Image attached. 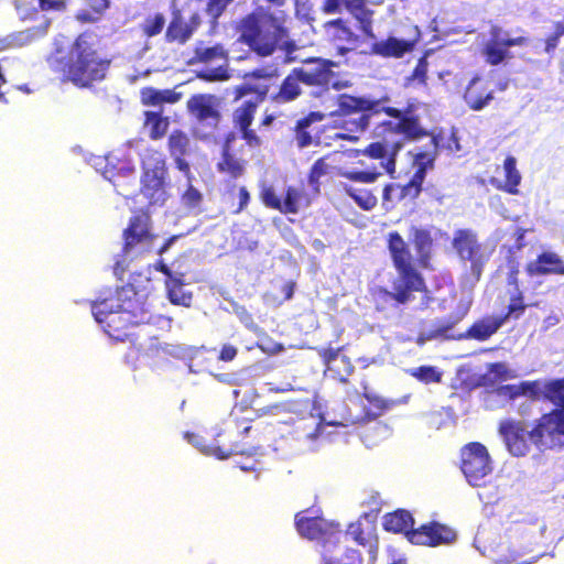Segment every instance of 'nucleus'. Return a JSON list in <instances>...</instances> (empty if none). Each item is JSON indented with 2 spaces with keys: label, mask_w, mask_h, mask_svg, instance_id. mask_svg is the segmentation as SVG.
Wrapping results in <instances>:
<instances>
[{
  "label": "nucleus",
  "mask_w": 564,
  "mask_h": 564,
  "mask_svg": "<svg viewBox=\"0 0 564 564\" xmlns=\"http://www.w3.org/2000/svg\"><path fill=\"white\" fill-rule=\"evenodd\" d=\"M390 97L380 98L340 94L337 96V115L340 117L338 127L345 132L334 134L335 140L358 141V133L367 131L375 117L384 115L386 118L375 124L376 141L366 148L356 150L370 160L380 161V167L390 176L397 171V158L404 143L419 141L431 135L420 116L416 113V102L409 101L404 108L390 105Z\"/></svg>",
  "instance_id": "nucleus-1"
},
{
  "label": "nucleus",
  "mask_w": 564,
  "mask_h": 564,
  "mask_svg": "<svg viewBox=\"0 0 564 564\" xmlns=\"http://www.w3.org/2000/svg\"><path fill=\"white\" fill-rule=\"evenodd\" d=\"M408 234L416 259L402 235L397 230L389 231L386 237L387 249L397 276L391 282V290L379 288L377 294L384 302L392 301L397 306H404L413 302L416 293H420L424 297L422 308H425L430 302V292L419 268L431 267L434 238L429 228L413 224L409 227Z\"/></svg>",
  "instance_id": "nucleus-2"
},
{
  "label": "nucleus",
  "mask_w": 564,
  "mask_h": 564,
  "mask_svg": "<svg viewBox=\"0 0 564 564\" xmlns=\"http://www.w3.org/2000/svg\"><path fill=\"white\" fill-rule=\"evenodd\" d=\"M522 395L533 401L544 400L555 408L544 413L529 432L530 440L538 447L564 446V377L544 383L540 380L522 381Z\"/></svg>",
  "instance_id": "nucleus-3"
},
{
  "label": "nucleus",
  "mask_w": 564,
  "mask_h": 564,
  "mask_svg": "<svg viewBox=\"0 0 564 564\" xmlns=\"http://www.w3.org/2000/svg\"><path fill=\"white\" fill-rule=\"evenodd\" d=\"M111 61L101 56L90 36L79 34L65 55L56 56L53 62L55 72L63 82H69L78 88H88L106 78Z\"/></svg>",
  "instance_id": "nucleus-4"
},
{
  "label": "nucleus",
  "mask_w": 564,
  "mask_h": 564,
  "mask_svg": "<svg viewBox=\"0 0 564 564\" xmlns=\"http://www.w3.org/2000/svg\"><path fill=\"white\" fill-rule=\"evenodd\" d=\"M290 17L284 11L273 12L267 7H257L238 23V41L260 57L271 56L281 41L290 35Z\"/></svg>",
  "instance_id": "nucleus-5"
},
{
  "label": "nucleus",
  "mask_w": 564,
  "mask_h": 564,
  "mask_svg": "<svg viewBox=\"0 0 564 564\" xmlns=\"http://www.w3.org/2000/svg\"><path fill=\"white\" fill-rule=\"evenodd\" d=\"M156 238L150 212L135 209L122 231V248L113 265L115 273L122 274L129 262L151 253Z\"/></svg>",
  "instance_id": "nucleus-6"
},
{
  "label": "nucleus",
  "mask_w": 564,
  "mask_h": 564,
  "mask_svg": "<svg viewBox=\"0 0 564 564\" xmlns=\"http://www.w3.org/2000/svg\"><path fill=\"white\" fill-rule=\"evenodd\" d=\"M338 63L322 57H311L304 61L301 67H295L299 76L302 78V84L313 88L312 95L316 98H322L329 94L330 89L341 90L350 87L349 80L339 78V75L334 70Z\"/></svg>",
  "instance_id": "nucleus-7"
},
{
  "label": "nucleus",
  "mask_w": 564,
  "mask_h": 564,
  "mask_svg": "<svg viewBox=\"0 0 564 564\" xmlns=\"http://www.w3.org/2000/svg\"><path fill=\"white\" fill-rule=\"evenodd\" d=\"M528 42V37H512L509 31L495 24L490 26L488 39L482 43L480 53L488 65L498 66L513 58V54L510 51L511 47L523 46Z\"/></svg>",
  "instance_id": "nucleus-8"
},
{
  "label": "nucleus",
  "mask_w": 564,
  "mask_h": 564,
  "mask_svg": "<svg viewBox=\"0 0 564 564\" xmlns=\"http://www.w3.org/2000/svg\"><path fill=\"white\" fill-rule=\"evenodd\" d=\"M460 469L467 481L474 487L485 484L491 473V459L485 445L470 442L460 449Z\"/></svg>",
  "instance_id": "nucleus-9"
},
{
  "label": "nucleus",
  "mask_w": 564,
  "mask_h": 564,
  "mask_svg": "<svg viewBox=\"0 0 564 564\" xmlns=\"http://www.w3.org/2000/svg\"><path fill=\"white\" fill-rule=\"evenodd\" d=\"M306 511L295 514V528L302 538L327 544H339L341 529L338 523L329 522L321 516L308 517Z\"/></svg>",
  "instance_id": "nucleus-10"
},
{
  "label": "nucleus",
  "mask_w": 564,
  "mask_h": 564,
  "mask_svg": "<svg viewBox=\"0 0 564 564\" xmlns=\"http://www.w3.org/2000/svg\"><path fill=\"white\" fill-rule=\"evenodd\" d=\"M452 246L458 258L463 261H469L473 273L479 275L488 261V256L478 241L476 232L471 229H457L454 232Z\"/></svg>",
  "instance_id": "nucleus-11"
},
{
  "label": "nucleus",
  "mask_w": 564,
  "mask_h": 564,
  "mask_svg": "<svg viewBox=\"0 0 564 564\" xmlns=\"http://www.w3.org/2000/svg\"><path fill=\"white\" fill-rule=\"evenodd\" d=\"M218 98L213 94H194L186 101V110L199 124L207 127L210 133L218 130L221 113Z\"/></svg>",
  "instance_id": "nucleus-12"
},
{
  "label": "nucleus",
  "mask_w": 564,
  "mask_h": 564,
  "mask_svg": "<svg viewBox=\"0 0 564 564\" xmlns=\"http://www.w3.org/2000/svg\"><path fill=\"white\" fill-rule=\"evenodd\" d=\"M264 95L265 91L261 94L258 100H243L231 113L234 128L240 132L241 138L252 148L261 145V139L257 135L256 131L251 129V126L259 104L264 99Z\"/></svg>",
  "instance_id": "nucleus-13"
},
{
  "label": "nucleus",
  "mask_w": 564,
  "mask_h": 564,
  "mask_svg": "<svg viewBox=\"0 0 564 564\" xmlns=\"http://www.w3.org/2000/svg\"><path fill=\"white\" fill-rule=\"evenodd\" d=\"M456 532L452 528L436 521L422 524L409 532V541L412 544L425 546L449 544L456 540Z\"/></svg>",
  "instance_id": "nucleus-14"
},
{
  "label": "nucleus",
  "mask_w": 564,
  "mask_h": 564,
  "mask_svg": "<svg viewBox=\"0 0 564 564\" xmlns=\"http://www.w3.org/2000/svg\"><path fill=\"white\" fill-rule=\"evenodd\" d=\"M202 19L198 13H193L188 20H185L181 10L175 9L165 29V42L185 45L193 37Z\"/></svg>",
  "instance_id": "nucleus-15"
},
{
  "label": "nucleus",
  "mask_w": 564,
  "mask_h": 564,
  "mask_svg": "<svg viewBox=\"0 0 564 564\" xmlns=\"http://www.w3.org/2000/svg\"><path fill=\"white\" fill-rule=\"evenodd\" d=\"M499 432L502 435L508 451L517 457L524 456L530 451L529 432L522 421L507 420L500 423Z\"/></svg>",
  "instance_id": "nucleus-16"
},
{
  "label": "nucleus",
  "mask_w": 564,
  "mask_h": 564,
  "mask_svg": "<svg viewBox=\"0 0 564 564\" xmlns=\"http://www.w3.org/2000/svg\"><path fill=\"white\" fill-rule=\"evenodd\" d=\"M341 348H323L318 351L325 371L333 379L347 383L349 376L354 372V365L350 359L340 354Z\"/></svg>",
  "instance_id": "nucleus-17"
},
{
  "label": "nucleus",
  "mask_w": 564,
  "mask_h": 564,
  "mask_svg": "<svg viewBox=\"0 0 564 564\" xmlns=\"http://www.w3.org/2000/svg\"><path fill=\"white\" fill-rule=\"evenodd\" d=\"M417 41L419 34L412 40L388 36L386 40L373 42L370 45L369 53L382 58H402L414 50Z\"/></svg>",
  "instance_id": "nucleus-18"
},
{
  "label": "nucleus",
  "mask_w": 564,
  "mask_h": 564,
  "mask_svg": "<svg viewBox=\"0 0 564 564\" xmlns=\"http://www.w3.org/2000/svg\"><path fill=\"white\" fill-rule=\"evenodd\" d=\"M463 98L469 109L480 111L494 100L489 80L474 76L465 88Z\"/></svg>",
  "instance_id": "nucleus-19"
},
{
  "label": "nucleus",
  "mask_w": 564,
  "mask_h": 564,
  "mask_svg": "<svg viewBox=\"0 0 564 564\" xmlns=\"http://www.w3.org/2000/svg\"><path fill=\"white\" fill-rule=\"evenodd\" d=\"M530 276L564 275V259L554 251H542L525 265Z\"/></svg>",
  "instance_id": "nucleus-20"
},
{
  "label": "nucleus",
  "mask_w": 564,
  "mask_h": 564,
  "mask_svg": "<svg viewBox=\"0 0 564 564\" xmlns=\"http://www.w3.org/2000/svg\"><path fill=\"white\" fill-rule=\"evenodd\" d=\"M238 429H225L216 434V442L204 447V452L214 455L220 459L230 457L231 455L242 454L245 451L236 441Z\"/></svg>",
  "instance_id": "nucleus-21"
},
{
  "label": "nucleus",
  "mask_w": 564,
  "mask_h": 564,
  "mask_svg": "<svg viewBox=\"0 0 564 564\" xmlns=\"http://www.w3.org/2000/svg\"><path fill=\"white\" fill-rule=\"evenodd\" d=\"M140 192L149 205L162 206L167 199L169 174L151 177H140Z\"/></svg>",
  "instance_id": "nucleus-22"
},
{
  "label": "nucleus",
  "mask_w": 564,
  "mask_h": 564,
  "mask_svg": "<svg viewBox=\"0 0 564 564\" xmlns=\"http://www.w3.org/2000/svg\"><path fill=\"white\" fill-rule=\"evenodd\" d=\"M502 166L505 171V181L491 177L489 180L490 185L509 195H519V186L521 184L522 176L520 171L517 169V159L512 155H508L505 159Z\"/></svg>",
  "instance_id": "nucleus-23"
},
{
  "label": "nucleus",
  "mask_w": 564,
  "mask_h": 564,
  "mask_svg": "<svg viewBox=\"0 0 564 564\" xmlns=\"http://www.w3.org/2000/svg\"><path fill=\"white\" fill-rule=\"evenodd\" d=\"M134 314L132 313L131 305L124 307L119 312L113 313L106 318L100 325H102L104 330L116 339H121L122 336L126 335V329L130 325L143 323V319H133Z\"/></svg>",
  "instance_id": "nucleus-24"
},
{
  "label": "nucleus",
  "mask_w": 564,
  "mask_h": 564,
  "mask_svg": "<svg viewBox=\"0 0 564 564\" xmlns=\"http://www.w3.org/2000/svg\"><path fill=\"white\" fill-rule=\"evenodd\" d=\"M302 78L296 68H293L282 80L278 91L271 96V101L284 105L294 101L302 95Z\"/></svg>",
  "instance_id": "nucleus-25"
},
{
  "label": "nucleus",
  "mask_w": 564,
  "mask_h": 564,
  "mask_svg": "<svg viewBox=\"0 0 564 564\" xmlns=\"http://www.w3.org/2000/svg\"><path fill=\"white\" fill-rule=\"evenodd\" d=\"M123 290H116L113 293L109 294V296L96 301L91 305V313L97 321V323H101L106 318H109L116 312L123 310L129 306L122 297Z\"/></svg>",
  "instance_id": "nucleus-26"
},
{
  "label": "nucleus",
  "mask_w": 564,
  "mask_h": 564,
  "mask_svg": "<svg viewBox=\"0 0 564 564\" xmlns=\"http://www.w3.org/2000/svg\"><path fill=\"white\" fill-rule=\"evenodd\" d=\"M367 0H345V9L359 23V29L367 37H375L373 34V10L369 9Z\"/></svg>",
  "instance_id": "nucleus-27"
},
{
  "label": "nucleus",
  "mask_w": 564,
  "mask_h": 564,
  "mask_svg": "<svg viewBox=\"0 0 564 564\" xmlns=\"http://www.w3.org/2000/svg\"><path fill=\"white\" fill-rule=\"evenodd\" d=\"M141 177L167 175L169 170L162 152L153 148H147L140 154Z\"/></svg>",
  "instance_id": "nucleus-28"
},
{
  "label": "nucleus",
  "mask_w": 564,
  "mask_h": 564,
  "mask_svg": "<svg viewBox=\"0 0 564 564\" xmlns=\"http://www.w3.org/2000/svg\"><path fill=\"white\" fill-rule=\"evenodd\" d=\"M431 142L434 147V153H427L424 151H421L414 155L413 165L415 167V171L413 175L411 176L415 182L424 183L426 173L429 170H432L434 167L435 158L437 153V149L440 147V142L442 139V133H433L431 131Z\"/></svg>",
  "instance_id": "nucleus-29"
},
{
  "label": "nucleus",
  "mask_w": 564,
  "mask_h": 564,
  "mask_svg": "<svg viewBox=\"0 0 564 564\" xmlns=\"http://www.w3.org/2000/svg\"><path fill=\"white\" fill-rule=\"evenodd\" d=\"M84 8L76 12V20L80 23H96L100 21L111 8V0H83Z\"/></svg>",
  "instance_id": "nucleus-30"
},
{
  "label": "nucleus",
  "mask_w": 564,
  "mask_h": 564,
  "mask_svg": "<svg viewBox=\"0 0 564 564\" xmlns=\"http://www.w3.org/2000/svg\"><path fill=\"white\" fill-rule=\"evenodd\" d=\"M228 53L221 43L206 46L203 41L196 43L189 64H208L218 59L226 61Z\"/></svg>",
  "instance_id": "nucleus-31"
},
{
  "label": "nucleus",
  "mask_w": 564,
  "mask_h": 564,
  "mask_svg": "<svg viewBox=\"0 0 564 564\" xmlns=\"http://www.w3.org/2000/svg\"><path fill=\"white\" fill-rule=\"evenodd\" d=\"M325 113L321 111H311L305 117L297 120L294 132L295 140L300 148H305L312 144L313 135L311 126L315 122H321L325 119Z\"/></svg>",
  "instance_id": "nucleus-32"
},
{
  "label": "nucleus",
  "mask_w": 564,
  "mask_h": 564,
  "mask_svg": "<svg viewBox=\"0 0 564 564\" xmlns=\"http://www.w3.org/2000/svg\"><path fill=\"white\" fill-rule=\"evenodd\" d=\"M414 519L406 510H397L384 517L383 527L387 531L404 533L409 539V532L414 531Z\"/></svg>",
  "instance_id": "nucleus-33"
},
{
  "label": "nucleus",
  "mask_w": 564,
  "mask_h": 564,
  "mask_svg": "<svg viewBox=\"0 0 564 564\" xmlns=\"http://www.w3.org/2000/svg\"><path fill=\"white\" fill-rule=\"evenodd\" d=\"M505 318L487 316L475 322L467 330V336L476 340H486L492 336L502 325Z\"/></svg>",
  "instance_id": "nucleus-34"
},
{
  "label": "nucleus",
  "mask_w": 564,
  "mask_h": 564,
  "mask_svg": "<svg viewBox=\"0 0 564 564\" xmlns=\"http://www.w3.org/2000/svg\"><path fill=\"white\" fill-rule=\"evenodd\" d=\"M141 102L144 106H161L163 104H175L181 99V93L174 89H156L144 87L140 93Z\"/></svg>",
  "instance_id": "nucleus-35"
},
{
  "label": "nucleus",
  "mask_w": 564,
  "mask_h": 564,
  "mask_svg": "<svg viewBox=\"0 0 564 564\" xmlns=\"http://www.w3.org/2000/svg\"><path fill=\"white\" fill-rule=\"evenodd\" d=\"M373 525L365 524L361 520H357L356 522H351L346 531H341L340 541L343 539L346 541L349 538L357 544L366 546L370 544L373 538Z\"/></svg>",
  "instance_id": "nucleus-36"
},
{
  "label": "nucleus",
  "mask_w": 564,
  "mask_h": 564,
  "mask_svg": "<svg viewBox=\"0 0 564 564\" xmlns=\"http://www.w3.org/2000/svg\"><path fill=\"white\" fill-rule=\"evenodd\" d=\"M324 30L328 37L334 42L351 43L357 40V36L347 25L346 21L340 18L325 22Z\"/></svg>",
  "instance_id": "nucleus-37"
},
{
  "label": "nucleus",
  "mask_w": 564,
  "mask_h": 564,
  "mask_svg": "<svg viewBox=\"0 0 564 564\" xmlns=\"http://www.w3.org/2000/svg\"><path fill=\"white\" fill-rule=\"evenodd\" d=\"M167 297L174 305L189 307L192 304V293L184 290V283L181 278L165 281Z\"/></svg>",
  "instance_id": "nucleus-38"
},
{
  "label": "nucleus",
  "mask_w": 564,
  "mask_h": 564,
  "mask_svg": "<svg viewBox=\"0 0 564 564\" xmlns=\"http://www.w3.org/2000/svg\"><path fill=\"white\" fill-rule=\"evenodd\" d=\"M217 170L220 173L228 174L231 178H238L245 172V164L241 160L231 154L229 147L226 145L223 150L221 159L217 163Z\"/></svg>",
  "instance_id": "nucleus-39"
},
{
  "label": "nucleus",
  "mask_w": 564,
  "mask_h": 564,
  "mask_svg": "<svg viewBox=\"0 0 564 564\" xmlns=\"http://www.w3.org/2000/svg\"><path fill=\"white\" fill-rule=\"evenodd\" d=\"M341 189L364 210H371L378 203L377 196L369 189L356 188L345 183L341 184Z\"/></svg>",
  "instance_id": "nucleus-40"
},
{
  "label": "nucleus",
  "mask_w": 564,
  "mask_h": 564,
  "mask_svg": "<svg viewBox=\"0 0 564 564\" xmlns=\"http://www.w3.org/2000/svg\"><path fill=\"white\" fill-rule=\"evenodd\" d=\"M169 124V118L163 117L161 112H144V126L150 129L149 135L152 140L162 139L167 132Z\"/></svg>",
  "instance_id": "nucleus-41"
},
{
  "label": "nucleus",
  "mask_w": 564,
  "mask_h": 564,
  "mask_svg": "<svg viewBox=\"0 0 564 564\" xmlns=\"http://www.w3.org/2000/svg\"><path fill=\"white\" fill-rule=\"evenodd\" d=\"M189 138L183 130H173L167 139V148L171 156H185L189 150Z\"/></svg>",
  "instance_id": "nucleus-42"
},
{
  "label": "nucleus",
  "mask_w": 564,
  "mask_h": 564,
  "mask_svg": "<svg viewBox=\"0 0 564 564\" xmlns=\"http://www.w3.org/2000/svg\"><path fill=\"white\" fill-rule=\"evenodd\" d=\"M303 195V191L295 186L286 187L284 198L281 199L280 213L284 215L297 214Z\"/></svg>",
  "instance_id": "nucleus-43"
},
{
  "label": "nucleus",
  "mask_w": 564,
  "mask_h": 564,
  "mask_svg": "<svg viewBox=\"0 0 564 564\" xmlns=\"http://www.w3.org/2000/svg\"><path fill=\"white\" fill-rule=\"evenodd\" d=\"M408 372L424 384L440 383L443 378V373L434 366H420L410 369Z\"/></svg>",
  "instance_id": "nucleus-44"
},
{
  "label": "nucleus",
  "mask_w": 564,
  "mask_h": 564,
  "mask_svg": "<svg viewBox=\"0 0 564 564\" xmlns=\"http://www.w3.org/2000/svg\"><path fill=\"white\" fill-rule=\"evenodd\" d=\"M468 313V306L462 305L457 312L448 317L437 319L435 323L434 332L437 335L445 336L451 329L454 328Z\"/></svg>",
  "instance_id": "nucleus-45"
},
{
  "label": "nucleus",
  "mask_w": 564,
  "mask_h": 564,
  "mask_svg": "<svg viewBox=\"0 0 564 564\" xmlns=\"http://www.w3.org/2000/svg\"><path fill=\"white\" fill-rule=\"evenodd\" d=\"M165 26V17L163 13H155L144 19L140 25L142 34L150 39L159 35Z\"/></svg>",
  "instance_id": "nucleus-46"
},
{
  "label": "nucleus",
  "mask_w": 564,
  "mask_h": 564,
  "mask_svg": "<svg viewBox=\"0 0 564 564\" xmlns=\"http://www.w3.org/2000/svg\"><path fill=\"white\" fill-rule=\"evenodd\" d=\"M510 377L509 370L502 362L491 364L489 366V373H485L480 377V384L494 386L497 382L507 380Z\"/></svg>",
  "instance_id": "nucleus-47"
},
{
  "label": "nucleus",
  "mask_w": 564,
  "mask_h": 564,
  "mask_svg": "<svg viewBox=\"0 0 564 564\" xmlns=\"http://www.w3.org/2000/svg\"><path fill=\"white\" fill-rule=\"evenodd\" d=\"M328 159L329 155L317 159L308 172L307 181L315 188L319 187L321 178L328 174L330 170V165L327 162Z\"/></svg>",
  "instance_id": "nucleus-48"
},
{
  "label": "nucleus",
  "mask_w": 564,
  "mask_h": 564,
  "mask_svg": "<svg viewBox=\"0 0 564 564\" xmlns=\"http://www.w3.org/2000/svg\"><path fill=\"white\" fill-rule=\"evenodd\" d=\"M527 305L524 303V295L520 290H516V293L511 295L510 302L507 306V313L500 318H505V323L510 319H518L525 311Z\"/></svg>",
  "instance_id": "nucleus-49"
},
{
  "label": "nucleus",
  "mask_w": 564,
  "mask_h": 564,
  "mask_svg": "<svg viewBox=\"0 0 564 564\" xmlns=\"http://www.w3.org/2000/svg\"><path fill=\"white\" fill-rule=\"evenodd\" d=\"M339 175L346 180L357 183L370 184L375 183L381 175L378 171H344Z\"/></svg>",
  "instance_id": "nucleus-50"
},
{
  "label": "nucleus",
  "mask_w": 564,
  "mask_h": 564,
  "mask_svg": "<svg viewBox=\"0 0 564 564\" xmlns=\"http://www.w3.org/2000/svg\"><path fill=\"white\" fill-rule=\"evenodd\" d=\"M564 36V17L563 20L556 21L553 25V32L545 37L544 51L547 54L555 52L560 44L561 37Z\"/></svg>",
  "instance_id": "nucleus-51"
},
{
  "label": "nucleus",
  "mask_w": 564,
  "mask_h": 564,
  "mask_svg": "<svg viewBox=\"0 0 564 564\" xmlns=\"http://www.w3.org/2000/svg\"><path fill=\"white\" fill-rule=\"evenodd\" d=\"M423 188V184L420 182H415L412 177L409 180V182L404 185L399 184V193H397V200L402 199H416Z\"/></svg>",
  "instance_id": "nucleus-52"
},
{
  "label": "nucleus",
  "mask_w": 564,
  "mask_h": 564,
  "mask_svg": "<svg viewBox=\"0 0 564 564\" xmlns=\"http://www.w3.org/2000/svg\"><path fill=\"white\" fill-rule=\"evenodd\" d=\"M197 77L206 82H224L230 78V73L227 66H219L213 69L202 70Z\"/></svg>",
  "instance_id": "nucleus-53"
},
{
  "label": "nucleus",
  "mask_w": 564,
  "mask_h": 564,
  "mask_svg": "<svg viewBox=\"0 0 564 564\" xmlns=\"http://www.w3.org/2000/svg\"><path fill=\"white\" fill-rule=\"evenodd\" d=\"M260 199L263 205L270 209L279 210L281 206V199L275 194V191L272 186H264L260 192Z\"/></svg>",
  "instance_id": "nucleus-54"
},
{
  "label": "nucleus",
  "mask_w": 564,
  "mask_h": 564,
  "mask_svg": "<svg viewBox=\"0 0 564 564\" xmlns=\"http://www.w3.org/2000/svg\"><path fill=\"white\" fill-rule=\"evenodd\" d=\"M364 397L369 401L370 405L373 408V411H368L366 416L368 419H376L380 416L388 408V403L376 395H370L366 391L364 392Z\"/></svg>",
  "instance_id": "nucleus-55"
},
{
  "label": "nucleus",
  "mask_w": 564,
  "mask_h": 564,
  "mask_svg": "<svg viewBox=\"0 0 564 564\" xmlns=\"http://www.w3.org/2000/svg\"><path fill=\"white\" fill-rule=\"evenodd\" d=\"M508 265V274H507V282L508 285L512 286L514 290H519L520 282H519V273H520V264L519 261L513 257L510 256L507 260Z\"/></svg>",
  "instance_id": "nucleus-56"
},
{
  "label": "nucleus",
  "mask_w": 564,
  "mask_h": 564,
  "mask_svg": "<svg viewBox=\"0 0 564 564\" xmlns=\"http://www.w3.org/2000/svg\"><path fill=\"white\" fill-rule=\"evenodd\" d=\"M429 63L425 57L419 58L415 67L413 68L410 79L416 80L421 85H426Z\"/></svg>",
  "instance_id": "nucleus-57"
},
{
  "label": "nucleus",
  "mask_w": 564,
  "mask_h": 564,
  "mask_svg": "<svg viewBox=\"0 0 564 564\" xmlns=\"http://www.w3.org/2000/svg\"><path fill=\"white\" fill-rule=\"evenodd\" d=\"M183 203L189 208L198 207L203 200L200 192L189 185L182 196Z\"/></svg>",
  "instance_id": "nucleus-58"
},
{
  "label": "nucleus",
  "mask_w": 564,
  "mask_h": 564,
  "mask_svg": "<svg viewBox=\"0 0 564 564\" xmlns=\"http://www.w3.org/2000/svg\"><path fill=\"white\" fill-rule=\"evenodd\" d=\"M42 11L63 12L67 8V0H37Z\"/></svg>",
  "instance_id": "nucleus-59"
},
{
  "label": "nucleus",
  "mask_w": 564,
  "mask_h": 564,
  "mask_svg": "<svg viewBox=\"0 0 564 564\" xmlns=\"http://www.w3.org/2000/svg\"><path fill=\"white\" fill-rule=\"evenodd\" d=\"M288 410H289V408H288L286 403H273V404H270V405L259 409L257 412H258V416L279 415V414L285 413Z\"/></svg>",
  "instance_id": "nucleus-60"
},
{
  "label": "nucleus",
  "mask_w": 564,
  "mask_h": 564,
  "mask_svg": "<svg viewBox=\"0 0 564 564\" xmlns=\"http://www.w3.org/2000/svg\"><path fill=\"white\" fill-rule=\"evenodd\" d=\"M521 383L519 384H505L498 388L497 392L499 395L507 397L511 400L522 395Z\"/></svg>",
  "instance_id": "nucleus-61"
},
{
  "label": "nucleus",
  "mask_w": 564,
  "mask_h": 564,
  "mask_svg": "<svg viewBox=\"0 0 564 564\" xmlns=\"http://www.w3.org/2000/svg\"><path fill=\"white\" fill-rule=\"evenodd\" d=\"M268 391L273 393H285L297 390L296 386L292 382H285V383H274L269 382L267 383Z\"/></svg>",
  "instance_id": "nucleus-62"
},
{
  "label": "nucleus",
  "mask_w": 564,
  "mask_h": 564,
  "mask_svg": "<svg viewBox=\"0 0 564 564\" xmlns=\"http://www.w3.org/2000/svg\"><path fill=\"white\" fill-rule=\"evenodd\" d=\"M397 193H399V184H386L382 191V200L384 203L397 200Z\"/></svg>",
  "instance_id": "nucleus-63"
},
{
  "label": "nucleus",
  "mask_w": 564,
  "mask_h": 564,
  "mask_svg": "<svg viewBox=\"0 0 564 564\" xmlns=\"http://www.w3.org/2000/svg\"><path fill=\"white\" fill-rule=\"evenodd\" d=\"M295 15L304 21H313L312 10L305 2L300 3V1L295 2Z\"/></svg>",
  "instance_id": "nucleus-64"
}]
</instances>
